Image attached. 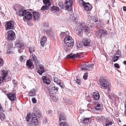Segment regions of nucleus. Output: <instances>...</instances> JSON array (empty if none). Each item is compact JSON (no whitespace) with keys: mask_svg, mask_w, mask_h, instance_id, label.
<instances>
[{"mask_svg":"<svg viewBox=\"0 0 126 126\" xmlns=\"http://www.w3.org/2000/svg\"><path fill=\"white\" fill-rule=\"evenodd\" d=\"M65 45L67 47L70 48L74 46V40L70 36H67L64 39Z\"/></svg>","mask_w":126,"mask_h":126,"instance_id":"obj_1","label":"nucleus"},{"mask_svg":"<svg viewBox=\"0 0 126 126\" xmlns=\"http://www.w3.org/2000/svg\"><path fill=\"white\" fill-rule=\"evenodd\" d=\"M99 82L100 87L101 88L104 89H106L107 88L109 90H110L109 87V83L108 81L106 79H103L100 80Z\"/></svg>","mask_w":126,"mask_h":126,"instance_id":"obj_2","label":"nucleus"},{"mask_svg":"<svg viewBox=\"0 0 126 126\" xmlns=\"http://www.w3.org/2000/svg\"><path fill=\"white\" fill-rule=\"evenodd\" d=\"M107 33V31L100 29L97 31L96 32V35L98 38L100 39L102 38L103 36L106 35Z\"/></svg>","mask_w":126,"mask_h":126,"instance_id":"obj_3","label":"nucleus"},{"mask_svg":"<svg viewBox=\"0 0 126 126\" xmlns=\"http://www.w3.org/2000/svg\"><path fill=\"white\" fill-rule=\"evenodd\" d=\"M81 1L85 11H89L92 9V6L89 3H86L83 0H81Z\"/></svg>","mask_w":126,"mask_h":126,"instance_id":"obj_4","label":"nucleus"},{"mask_svg":"<svg viewBox=\"0 0 126 126\" xmlns=\"http://www.w3.org/2000/svg\"><path fill=\"white\" fill-rule=\"evenodd\" d=\"M8 74V71L4 70H2L1 72V75L2 76V78L3 80H5V82L8 81L11 79L10 77H8V79H6V78Z\"/></svg>","mask_w":126,"mask_h":126,"instance_id":"obj_5","label":"nucleus"},{"mask_svg":"<svg viewBox=\"0 0 126 126\" xmlns=\"http://www.w3.org/2000/svg\"><path fill=\"white\" fill-rule=\"evenodd\" d=\"M94 65V64H91L90 65L84 64L81 66V68L82 70H90L91 69L93 68Z\"/></svg>","mask_w":126,"mask_h":126,"instance_id":"obj_6","label":"nucleus"},{"mask_svg":"<svg viewBox=\"0 0 126 126\" xmlns=\"http://www.w3.org/2000/svg\"><path fill=\"white\" fill-rule=\"evenodd\" d=\"M43 2L44 4H46V6H43L41 9V10L44 11L47 10L48 8V7L50 5L49 0H43Z\"/></svg>","mask_w":126,"mask_h":126,"instance_id":"obj_7","label":"nucleus"},{"mask_svg":"<svg viewBox=\"0 0 126 126\" xmlns=\"http://www.w3.org/2000/svg\"><path fill=\"white\" fill-rule=\"evenodd\" d=\"M72 0H66L65 3L67 10L70 11L72 9Z\"/></svg>","mask_w":126,"mask_h":126,"instance_id":"obj_8","label":"nucleus"},{"mask_svg":"<svg viewBox=\"0 0 126 126\" xmlns=\"http://www.w3.org/2000/svg\"><path fill=\"white\" fill-rule=\"evenodd\" d=\"M14 27V23L12 21H10L6 22L5 25V27L6 30L13 29Z\"/></svg>","mask_w":126,"mask_h":126,"instance_id":"obj_9","label":"nucleus"},{"mask_svg":"<svg viewBox=\"0 0 126 126\" xmlns=\"http://www.w3.org/2000/svg\"><path fill=\"white\" fill-rule=\"evenodd\" d=\"M26 10L23 7L20 6L19 7V9L18 10V12L17 13V14L18 15V16H24L26 13Z\"/></svg>","mask_w":126,"mask_h":126,"instance_id":"obj_10","label":"nucleus"},{"mask_svg":"<svg viewBox=\"0 0 126 126\" xmlns=\"http://www.w3.org/2000/svg\"><path fill=\"white\" fill-rule=\"evenodd\" d=\"M82 27V30L85 32H89L90 31V27L86 25V24L84 23H81L80 24Z\"/></svg>","mask_w":126,"mask_h":126,"instance_id":"obj_11","label":"nucleus"},{"mask_svg":"<svg viewBox=\"0 0 126 126\" xmlns=\"http://www.w3.org/2000/svg\"><path fill=\"white\" fill-rule=\"evenodd\" d=\"M33 112L32 114V119L30 121L31 122L30 123H37L38 122V119L37 118V116L36 114V113L33 111Z\"/></svg>","mask_w":126,"mask_h":126,"instance_id":"obj_12","label":"nucleus"},{"mask_svg":"<svg viewBox=\"0 0 126 126\" xmlns=\"http://www.w3.org/2000/svg\"><path fill=\"white\" fill-rule=\"evenodd\" d=\"M8 98L11 101H14L16 99L15 93L8 94H7Z\"/></svg>","mask_w":126,"mask_h":126,"instance_id":"obj_13","label":"nucleus"},{"mask_svg":"<svg viewBox=\"0 0 126 126\" xmlns=\"http://www.w3.org/2000/svg\"><path fill=\"white\" fill-rule=\"evenodd\" d=\"M8 33L7 38L9 40H12L14 39L15 33L13 31L9 30L8 31Z\"/></svg>","mask_w":126,"mask_h":126,"instance_id":"obj_14","label":"nucleus"},{"mask_svg":"<svg viewBox=\"0 0 126 126\" xmlns=\"http://www.w3.org/2000/svg\"><path fill=\"white\" fill-rule=\"evenodd\" d=\"M94 107L95 110H97L101 111L103 109L102 106L100 105L99 103L98 102L94 103Z\"/></svg>","mask_w":126,"mask_h":126,"instance_id":"obj_15","label":"nucleus"},{"mask_svg":"<svg viewBox=\"0 0 126 126\" xmlns=\"http://www.w3.org/2000/svg\"><path fill=\"white\" fill-rule=\"evenodd\" d=\"M32 17V15L29 12H27L25 14L24 16L23 17V19L24 20L25 19L28 20H30Z\"/></svg>","mask_w":126,"mask_h":126,"instance_id":"obj_16","label":"nucleus"},{"mask_svg":"<svg viewBox=\"0 0 126 126\" xmlns=\"http://www.w3.org/2000/svg\"><path fill=\"white\" fill-rule=\"evenodd\" d=\"M26 65L29 69H32L34 68V66L33 65V63L30 59L28 60L26 62Z\"/></svg>","mask_w":126,"mask_h":126,"instance_id":"obj_17","label":"nucleus"},{"mask_svg":"<svg viewBox=\"0 0 126 126\" xmlns=\"http://www.w3.org/2000/svg\"><path fill=\"white\" fill-rule=\"evenodd\" d=\"M45 71V70L44 69V66L42 65H39V68L37 71L38 73L40 75H41Z\"/></svg>","mask_w":126,"mask_h":126,"instance_id":"obj_18","label":"nucleus"},{"mask_svg":"<svg viewBox=\"0 0 126 126\" xmlns=\"http://www.w3.org/2000/svg\"><path fill=\"white\" fill-rule=\"evenodd\" d=\"M90 39L86 38L84 39L82 41L84 45L86 46H90Z\"/></svg>","mask_w":126,"mask_h":126,"instance_id":"obj_19","label":"nucleus"},{"mask_svg":"<svg viewBox=\"0 0 126 126\" xmlns=\"http://www.w3.org/2000/svg\"><path fill=\"white\" fill-rule=\"evenodd\" d=\"M69 34V32L67 31L65 32H61L60 34V36L61 38H65L67 36H68Z\"/></svg>","mask_w":126,"mask_h":126,"instance_id":"obj_20","label":"nucleus"},{"mask_svg":"<svg viewBox=\"0 0 126 126\" xmlns=\"http://www.w3.org/2000/svg\"><path fill=\"white\" fill-rule=\"evenodd\" d=\"M79 55L78 53L75 54H73L72 53L68 54L66 56V58L74 59L77 57H79Z\"/></svg>","mask_w":126,"mask_h":126,"instance_id":"obj_21","label":"nucleus"},{"mask_svg":"<svg viewBox=\"0 0 126 126\" xmlns=\"http://www.w3.org/2000/svg\"><path fill=\"white\" fill-rule=\"evenodd\" d=\"M47 40V37L45 36H43L40 39V43L41 46L43 47L44 46Z\"/></svg>","mask_w":126,"mask_h":126,"instance_id":"obj_22","label":"nucleus"},{"mask_svg":"<svg viewBox=\"0 0 126 126\" xmlns=\"http://www.w3.org/2000/svg\"><path fill=\"white\" fill-rule=\"evenodd\" d=\"M33 111L34 112L36 113L37 116L38 118L41 117L42 114L41 113L39 110L36 108H34L33 110Z\"/></svg>","mask_w":126,"mask_h":126,"instance_id":"obj_23","label":"nucleus"},{"mask_svg":"<svg viewBox=\"0 0 126 126\" xmlns=\"http://www.w3.org/2000/svg\"><path fill=\"white\" fill-rule=\"evenodd\" d=\"M42 79L43 80L44 83L48 85L50 82V81L48 79L46 78V76H43Z\"/></svg>","mask_w":126,"mask_h":126,"instance_id":"obj_24","label":"nucleus"},{"mask_svg":"<svg viewBox=\"0 0 126 126\" xmlns=\"http://www.w3.org/2000/svg\"><path fill=\"white\" fill-rule=\"evenodd\" d=\"M33 18L35 20L38 19L40 16V13L37 12H33Z\"/></svg>","mask_w":126,"mask_h":126,"instance_id":"obj_25","label":"nucleus"},{"mask_svg":"<svg viewBox=\"0 0 126 126\" xmlns=\"http://www.w3.org/2000/svg\"><path fill=\"white\" fill-rule=\"evenodd\" d=\"M23 43L21 41L16 43L15 45V47L18 48H19L20 47H23Z\"/></svg>","mask_w":126,"mask_h":126,"instance_id":"obj_26","label":"nucleus"},{"mask_svg":"<svg viewBox=\"0 0 126 126\" xmlns=\"http://www.w3.org/2000/svg\"><path fill=\"white\" fill-rule=\"evenodd\" d=\"M93 97L94 98L95 100H98L99 99L100 96L98 93L95 92L93 93Z\"/></svg>","mask_w":126,"mask_h":126,"instance_id":"obj_27","label":"nucleus"},{"mask_svg":"<svg viewBox=\"0 0 126 126\" xmlns=\"http://www.w3.org/2000/svg\"><path fill=\"white\" fill-rule=\"evenodd\" d=\"M65 119V116L64 113H61L59 115V121L62 120H64Z\"/></svg>","mask_w":126,"mask_h":126,"instance_id":"obj_28","label":"nucleus"},{"mask_svg":"<svg viewBox=\"0 0 126 126\" xmlns=\"http://www.w3.org/2000/svg\"><path fill=\"white\" fill-rule=\"evenodd\" d=\"M32 60L36 64H37L38 63V61L37 59V57L35 54H32Z\"/></svg>","mask_w":126,"mask_h":126,"instance_id":"obj_29","label":"nucleus"},{"mask_svg":"<svg viewBox=\"0 0 126 126\" xmlns=\"http://www.w3.org/2000/svg\"><path fill=\"white\" fill-rule=\"evenodd\" d=\"M45 32L47 35L48 36H51L53 34V32L50 30H46Z\"/></svg>","mask_w":126,"mask_h":126,"instance_id":"obj_30","label":"nucleus"},{"mask_svg":"<svg viewBox=\"0 0 126 126\" xmlns=\"http://www.w3.org/2000/svg\"><path fill=\"white\" fill-rule=\"evenodd\" d=\"M59 9V8L57 7L53 6L52 7H51V10L53 12H57Z\"/></svg>","mask_w":126,"mask_h":126,"instance_id":"obj_31","label":"nucleus"},{"mask_svg":"<svg viewBox=\"0 0 126 126\" xmlns=\"http://www.w3.org/2000/svg\"><path fill=\"white\" fill-rule=\"evenodd\" d=\"M35 95V92L34 89H33L31 90L30 91V93H29V96H34Z\"/></svg>","mask_w":126,"mask_h":126,"instance_id":"obj_32","label":"nucleus"},{"mask_svg":"<svg viewBox=\"0 0 126 126\" xmlns=\"http://www.w3.org/2000/svg\"><path fill=\"white\" fill-rule=\"evenodd\" d=\"M96 118L100 121H104L105 119V117L104 116H97L96 117Z\"/></svg>","mask_w":126,"mask_h":126,"instance_id":"obj_33","label":"nucleus"},{"mask_svg":"<svg viewBox=\"0 0 126 126\" xmlns=\"http://www.w3.org/2000/svg\"><path fill=\"white\" fill-rule=\"evenodd\" d=\"M0 118L2 121H3L5 119V114L2 112H0Z\"/></svg>","mask_w":126,"mask_h":126,"instance_id":"obj_34","label":"nucleus"},{"mask_svg":"<svg viewBox=\"0 0 126 126\" xmlns=\"http://www.w3.org/2000/svg\"><path fill=\"white\" fill-rule=\"evenodd\" d=\"M89 121V118H86L83 119L82 121V123L84 124H88Z\"/></svg>","mask_w":126,"mask_h":126,"instance_id":"obj_35","label":"nucleus"},{"mask_svg":"<svg viewBox=\"0 0 126 126\" xmlns=\"http://www.w3.org/2000/svg\"><path fill=\"white\" fill-rule=\"evenodd\" d=\"M83 30L82 29H79L77 32L78 35L79 36H82L83 34Z\"/></svg>","mask_w":126,"mask_h":126,"instance_id":"obj_36","label":"nucleus"},{"mask_svg":"<svg viewBox=\"0 0 126 126\" xmlns=\"http://www.w3.org/2000/svg\"><path fill=\"white\" fill-rule=\"evenodd\" d=\"M77 47H81L82 46V43L80 42H78L76 43Z\"/></svg>","mask_w":126,"mask_h":126,"instance_id":"obj_37","label":"nucleus"},{"mask_svg":"<svg viewBox=\"0 0 126 126\" xmlns=\"http://www.w3.org/2000/svg\"><path fill=\"white\" fill-rule=\"evenodd\" d=\"M31 118V115L30 113H28L26 118V120L27 122H28Z\"/></svg>","mask_w":126,"mask_h":126,"instance_id":"obj_38","label":"nucleus"},{"mask_svg":"<svg viewBox=\"0 0 126 126\" xmlns=\"http://www.w3.org/2000/svg\"><path fill=\"white\" fill-rule=\"evenodd\" d=\"M53 80L54 82L56 83L57 84L59 83V82H60V80L58 79V78L55 76L53 77Z\"/></svg>","mask_w":126,"mask_h":126,"instance_id":"obj_39","label":"nucleus"},{"mask_svg":"<svg viewBox=\"0 0 126 126\" xmlns=\"http://www.w3.org/2000/svg\"><path fill=\"white\" fill-rule=\"evenodd\" d=\"M59 7H58L60 9H63V3L61 2L59 3Z\"/></svg>","mask_w":126,"mask_h":126,"instance_id":"obj_40","label":"nucleus"},{"mask_svg":"<svg viewBox=\"0 0 126 126\" xmlns=\"http://www.w3.org/2000/svg\"><path fill=\"white\" fill-rule=\"evenodd\" d=\"M112 123L111 121H107L105 122V125L106 126H108L109 125H111Z\"/></svg>","mask_w":126,"mask_h":126,"instance_id":"obj_41","label":"nucleus"},{"mask_svg":"<svg viewBox=\"0 0 126 126\" xmlns=\"http://www.w3.org/2000/svg\"><path fill=\"white\" fill-rule=\"evenodd\" d=\"M88 72H86L84 73L83 76V78L84 79L86 80L87 79L88 76Z\"/></svg>","mask_w":126,"mask_h":126,"instance_id":"obj_42","label":"nucleus"},{"mask_svg":"<svg viewBox=\"0 0 126 126\" xmlns=\"http://www.w3.org/2000/svg\"><path fill=\"white\" fill-rule=\"evenodd\" d=\"M120 56H119L117 55H115L114 56L113 58V61L114 62H115L118 59L119 57Z\"/></svg>","mask_w":126,"mask_h":126,"instance_id":"obj_43","label":"nucleus"},{"mask_svg":"<svg viewBox=\"0 0 126 126\" xmlns=\"http://www.w3.org/2000/svg\"><path fill=\"white\" fill-rule=\"evenodd\" d=\"M50 97L53 101L55 102H56L57 98L55 96H54L53 95H52Z\"/></svg>","mask_w":126,"mask_h":126,"instance_id":"obj_44","label":"nucleus"},{"mask_svg":"<svg viewBox=\"0 0 126 126\" xmlns=\"http://www.w3.org/2000/svg\"><path fill=\"white\" fill-rule=\"evenodd\" d=\"M29 52L31 53L35 51V50L33 47H30L29 49Z\"/></svg>","mask_w":126,"mask_h":126,"instance_id":"obj_45","label":"nucleus"},{"mask_svg":"<svg viewBox=\"0 0 126 126\" xmlns=\"http://www.w3.org/2000/svg\"><path fill=\"white\" fill-rule=\"evenodd\" d=\"M60 126H68V125L66 123L62 122L60 124Z\"/></svg>","mask_w":126,"mask_h":126,"instance_id":"obj_46","label":"nucleus"},{"mask_svg":"<svg viewBox=\"0 0 126 126\" xmlns=\"http://www.w3.org/2000/svg\"><path fill=\"white\" fill-rule=\"evenodd\" d=\"M51 90L54 91H58V88L56 86H54L51 88Z\"/></svg>","mask_w":126,"mask_h":126,"instance_id":"obj_47","label":"nucleus"},{"mask_svg":"<svg viewBox=\"0 0 126 126\" xmlns=\"http://www.w3.org/2000/svg\"><path fill=\"white\" fill-rule=\"evenodd\" d=\"M24 47L23 46V47H20L18 48V51L19 53H21L23 52V51L24 50Z\"/></svg>","mask_w":126,"mask_h":126,"instance_id":"obj_48","label":"nucleus"},{"mask_svg":"<svg viewBox=\"0 0 126 126\" xmlns=\"http://www.w3.org/2000/svg\"><path fill=\"white\" fill-rule=\"evenodd\" d=\"M4 62L2 59L0 57V67L2 66Z\"/></svg>","mask_w":126,"mask_h":126,"instance_id":"obj_49","label":"nucleus"},{"mask_svg":"<svg viewBox=\"0 0 126 126\" xmlns=\"http://www.w3.org/2000/svg\"><path fill=\"white\" fill-rule=\"evenodd\" d=\"M48 122V121L47 118L45 117H44L43 119V123L44 124H47Z\"/></svg>","mask_w":126,"mask_h":126,"instance_id":"obj_50","label":"nucleus"},{"mask_svg":"<svg viewBox=\"0 0 126 126\" xmlns=\"http://www.w3.org/2000/svg\"><path fill=\"white\" fill-rule=\"evenodd\" d=\"M57 84L58 85H59V86H60V87L61 88H63V84L62 83V82L60 80V82H59V83H57Z\"/></svg>","mask_w":126,"mask_h":126,"instance_id":"obj_51","label":"nucleus"},{"mask_svg":"<svg viewBox=\"0 0 126 126\" xmlns=\"http://www.w3.org/2000/svg\"><path fill=\"white\" fill-rule=\"evenodd\" d=\"M116 55H117L119 56H120L121 55V53L118 50L116 51V53L115 54Z\"/></svg>","mask_w":126,"mask_h":126,"instance_id":"obj_52","label":"nucleus"},{"mask_svg":"<svg viewBox=\"0 0 126 126\" xmlns=\"http://www.w3.org/2000/svg\"><path fill=\"white\" fill-rule=\"evenodd\" d=\"M76 82L77 84H80L81 83L80 80L78 79V77H77Z\"/></svg>","mask_w":126,"mask_h":126,"instance_id":"obj_53","label":"nucleus"},{"mask_svg":"<svg viewBox=\"0 0 126 126\" xmlns=\"http://www.w3.org/2000/svg\"><path fill=\"white\" fill-rule=\"evenodd\" d=\"M11 49H8L7 51V53L10 54H13L14 53V52L13 51H11Z\"/></svg>","mask_w":126,"mask_h":126,"instance_id":"obj_54","label":"nucleus"},{"mask_svg":"<svg viewBox=\"0 0 126 126\" xmlns=\"http://www.w3.org/2000/svg\"><path fill=\"white\" fill-rule=\"evenodd\" d=\"M32 102L34 103H35L36 102V101L35 97H33L32 99Z\"/></svg>","mask_w":126,"mask_h":126,"instance_id":"obj_55","label":"nucleus"},{"mask_svg":"<svg viewBox=\"0 0 126 126\" xmlns=\"http://www.w3.org/2000/svg\"><path fill=\"white\" fill-rule=\"evenodd\" d=\"M114 66L115 67L117 68H119V66L118 63H116L114 64Z\"/></svg>","mask_w":126,"mask_h":126,"instance_id":"obj_56","label":"nucleus"},{"mask_svg":"<svg viewBox=\"0 0 126 126\" xmlns=\"http://www.w3.org/2000/svg\"><path fill=\"white\" fill-rule=\"evenodd\" d=\"M3 81L4 82L5 81V80L3 79L1 77H0V84Z\"/></svg>","mask_w":126,"mask_h":126,"instance_id":"obj_57","label":"nucleus"},{"mask_svg":"<svg viewBox=\"0 0 126 126\" xmlns=\"http://www.w3.org/2000/svg\"><path fill=\"white\" fill-rule=\"evenodd\" d=\"M52 113V111L51 110H48V113L49 114H51Z\"/></svg>","mask_w":126,"mask_h":126,"instance_id":"obj_58","label":"nucleus"},{"mask_svg":"<svg viewBox=\"0 0 126 126\" xmlns=\"http://www.w3.org/2000/svg\"><path fill=\"white\" fill-rule=\"evenodd\" d=\"M23 56H21L19 59V60L20 61H21L22 60H23Z\"/></svg>","mask_w":126,"mask_h":126,"instance_id":"obj_59","label":"nucleus"},{"mask_svg":"<svg viewBox=\"0 0 126 126\" xmlns=\"http://www.w3.org/2000/svg\"><path fill=\"white\" fill-rule=\"evenodd\" d=\"M0 14L2 15V16H4V14L3 12H2V11H1L0 12Z\"/></svg>","mask_w":126,"mask_h":126,"instance_id":"obj_60","label":"nucleus"},{"mask_svg":"<svg viewBox=\"0 0 126 126\" xmlns=\"http://www.w3.org/2000/svg\"><path fill=\"white\" fill-rule=\"evenodd\" d=\"M0 111H1L2 112L3 111V112H4V111L3 110V108L1 106H0Z\"/></svg>","mask_w":126,"mask_h":126,"instance_id":"obj_61","label":"nucleus"},{"mask_svg":"<svg viewBox=\"0 0 126 126\" xmlns=\"http://www.w3.org/2000/svg\"><path fill=\"white\" fill-rule=\"evenodd\" d=\"M12 81H13V83H14V84H15V85H16V81L15 80L13 79V80Z\"/></svg>","mask_w":126,"mask_h":126,"instance_id":"obj_62","label":"nucleus"},{"mask_svg":"<svg viewBox=\"0 0 126 126\" xmlns=\"http://www.w3.org/2000/svg\"><path fill=\"white\" fill-rule=\"evenodd\" d=\"M123 10L124 11H126V7L125 6H124L123 8Z\"/></svg>","mask_w":126,"mask_h":126,"instance_id":"obj_63","label":"nucleus"},{"mask_svg":"<svg viewBox=\"0 0 126 126\" xmlns=\"http://www.w3.org/2000/svg\"><path fill=\"white\" fill-rule=\"evenodd\" d=\"M44 24H45V25L44 26H48V24L47 23H46Z\"/></svg>","mask_w":126,"mask_h":126,"instance_id":"obj_64","label":"nucleus"}]
</instances>
